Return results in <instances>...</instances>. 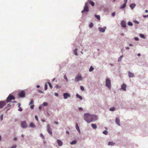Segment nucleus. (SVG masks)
<instances>
[{"label":"nucleus","instance_id":"f257e3e1","mask_svg":"<svg viewBox=\"0 0 148 148\" xmlns=\"http://www.w3.org/2000/svg\"><path fill=\"white\" fill-rule=\"evenodd\" d=\"M96 116L95 115L90 114L88 113H86L84 115V119L88 123H89L96 120Z\"/></svg>","mask_w":148,"mask_h":148},{"label":"nucleus","instance_id":"f03ea898","mask_svg":"<svg viewBox=\"0 0 148 148\" xmlns=\"http://www.w3.org/2000/svg\"><path fill=\"white\" fill-rule=\"evenodd\" d=\"M15 99V97L13 95L10 94L7 98L6 101L7 103H8L10 101L12 100H14Z\"/></svg>","mask_w":148,"mask_h":148},{"label":"nucleus","instance_id":"7ed1b4c3","mask_svg":"<svg viewBox=\"0 0 148 148\" xmlns=\"http://www.w3.org/2000/svg\"><path fill=\"white\" fill-rule=\"evenodd\" d=\"M88 3H85L84 7V10L82 11V13H84L85 12H87L89 11L88 7Z\"/></svg>","mask_w":148,"mask_h":148},{"label":"nucleus","instance_id":"20e7f679","mask_svg":"<svg viewBox=\"0 0 148 148\" xmlns=\"http://www.w3.org/2000/svg\"><path fill=\"white\" fill-rule=\"evenodd\" d=\"M106 86L109 89H110L111 84V81L109 79H106Z\"/></svg>","mask_w":148,"mask_h":148},{"label":"nucleus","instance_id":"39448f33","mask_svg":"<svg viewBox=\"0 0 148 148\" xmlns=\"http://www.w3.org/2000/svg\"><path fill=\"white\" fill-rule=\"evenodd\" d=\"M21 126L23 128H26L27 127L25 121H22L21 123Z\"/></svg>","mask_w":148,"mask_h":148},{"label":"nucleus","instance_id":"423d86ee","mask_svg":"<svg viewBox=\"0 0 148 148\" xmlns=\"http://www.w3.org/2000/svg\"><path fill=\"white\" fill-rule=\"evenodd\" d=\"M18 95L20 97H24L25 96V93L24 91H22L18 93Z\"/></svg>","mask_w":148,"mask_h":148},{"label":"nucleus","instance_id":"0eeeda50","mask_svg":"<svg viewBox=\"0 0 148 148\" xmlns=\"http://www.w3.org/2000/svg\"><path fill=\"white\" fill-rule=\"evenodd\" d=\"M82 79V76L80 75H77L76 76L75 79V81L76 82H78L79 81L81 80Z\"/></svg>","mask_w":148,"mask_h":148},{"label":"nucleus","instance_id":"6e6552de","mask_svg":"<svg viewBox=\"0 0 148 148\" xmlns=\"http://www.w3.org/2000/svg\"><path fill=\"white\" fill-rule=\"evenodd\" d=\"M6 102L5 101H0V108H2L5 105Z\"/></svg>","mask_w":148,"mask_h":148},{"label":"nucleus","instance_id":"1a4fd4ad","mask_svg":"<svg viewBox=\"0 0 148 148\" xmlns=\"http://www.w3.org/2000/svg\"><path fill=\"white\" fill-rule=\"evenodd\" d=\"M47 132H48V133L50 134V135H52V132L51 130H50V127L49 125V124H47Z\"/></svg>","mask_w":148,"mask_h":148},{"label":"nucleus","instance_id":"9d476101","mask_svg":"<svg viewBox=\"0 0 148 148\" xmlns=\"http://www.w3.org/2000/svg\"><path fill=\"white\" fill-rule=\"evenodd\" d=\"M64 98V99H67L68 97H70V95L67 93H65L63 94Z\"/></svg>","mask_w":148,"mask_h":148},{"label":"nucleus","instance_id":"9b49d317","mask_svg":"<svg viewBox=\"0 0 148 148\" xmlns=\"http://www.w3.org/2000/svg\"><path fill=\"white\" fill-rule=\"evenodd\" d=\"M121 25L123 27L125 28L126 27V23L124 21H122L121 22Z\"/></svg>","mask_w":148,"mask_h":148},{"label":"nucleus","instance_id":"f8f14e48","mask_svg":"<svg viewBox=\"0 0 148 148\" xmlns=\"http://www.w3.org/2000/svg\"><path fill=\"white\" fill-rule=\"evenodd\" d=\"M126 85L125 84H123L121 86V88L124 91H125L126 90Z\"/></svg>","mask_w":148,"mask_h":148},{"label":"nucleus","instance_id":"ddd939ff","mask_svg":"<svg viewBox=\"0 0 148 148\" xmlns=\"http://www.w3.org/2000/svg\"><path fill=\"white\" fill-rule=\"evenodd\" d=\"M106 29V28L104 27L101 28V27H99L98 28V29L99 31L102 32H103L105 31V30Z\"/></svg>","mask_w":148,"mask_h":148},{"label":"nucleus","instance_id":"4468645a","mask_svg":"<svg viewBox=\"0 0 148 148\" xmlns=\"http://www.w3.org/2000/svg\"><path fill=\"white\" fill-rule=\"evenodd\" d=\"M129 76L130 77H133L134 76V75L133 73H131L130 71L128 72Z\"/></svg>","mask_w":148,"mask_h":148},{"label":"nucleus","instance_id":"2eb2a0df","mask_svg":"<svg viewBox=\"0 0 148 148\" xmlns=\"http://www.w3.org/2000/svg\"><path fill=\"white\" fill-rule=\"evenodd\" d=\"M115 121L116 124L119 125H120V120L119 118H116V119Z\"/></svg>","mask_w":148,"mask_h":148},{"label":"nucleus","instance_id":"dca6fc26","mask_svg":"<svg viewBox=\"0 0 148 148\" xmlns=\"http://www.w3.org/2000/svg\"><path fill=\"white\" fill-rule=\"evenodd\" d=\"M136 5L134 3H132L130 5V7L132 10H133L135 7Z\"/></svg>","mask_w":148,"mask_h":148},{"label":"nucleus","instance_id":"f3484780","mask_svg":"<svg viewBox=\"0 0 148 148\" xmlns=\"http://www.w3.org/2000/svg\"><path fill=\"white\" fill-rule=\"evenodd\" d=\"M57 142L59 146H61L62 145V143L60 140H58Z\"/></svg>","mask_w":148,"mask_h":148},{"label":"nucleus","instance_id":"a211bd4d","mask_svg":"<svg viewBox=\"0 0 148 148\" xmlns=\"http://www.w3.org/2000/svg\"><path fill=\"white\" fill-rule=\"evenodd\" d=\"M76 129L78 130V132L79 133H80V131L79 129V127L78 126V124L77 123L76 124Z\"/></svg>","mask_w":148,"mask_h":148},{"label":"nucleus","instance_id":"6ab92c4d","mask_svg":"<svg viewBox=\"0 0 148 148\" xmlns=\"http://www.w3.org/2000/svg\"><path fill=\"white\" fill-rule=\"evenodd\" d=\"M91 126L93 129H96L97 128V126L95 124H92Z\"/></svg>","mask_w":148,"mask_h":148},{"label":"nucleus","instance_id":"aec40b11","mask_svg":"<svg viewBox=\"0 0 148 148\" xmlns=\"http://www.w3.org/2000/svg\"><path fill=\"white\" fill-rule=\"evenodd\" d=\"M29 126L30 127H35V125L33 123H30Z\"/></svg>","mask_w":148,"mask_h":148},{"label":"nucleus","instance_id":"412c9836","mask_svg":"<svg viewBox=\"0 0 148 148\" xmlns=\"http://www.w3.org/2000/svg\"><path fill=\"white\" fill-rule=\"evenodd\" d=\"M21 104L20 103H18V107L19 108L18 110L20 111H22V109L20 107Z\"/></svg>","mask_w":148,"mask_h":148},{"label":"nucleus","instance_id":"4be33fe9","mask_svg":"<svg viewBox=\"0 0 148 148\" xmlns=\"http://www.w3.org/2000/svg\"><path fill=\"white\" fill-rule=\"evenodd\" d=\"M77 143V141L76 140H75L74 141L71 142L70 143V144L71 145H73L74 144H75Z\"/></svg>","mask_w":148,"mask_h":148},{"label":"nucleus","instance_id":"5701e85b","mask_svg":"<svg viewBox=\"0 0 148 148\" xmlns=\"http://www.w3.org/2000/svg\"><path fill=\"white\" fill-rule=\"evenodd\" d=\"M76 96L77 97L79 98L80 100H82V97L81 96L79 95V94H76Z\"/></svg>","mask_w":148,"mask_h":148},{"label":"nucleus","instance_id":"b1692460","mask_svg":"<svg viewBox=\"0 0 148 148\" xmlns=\"http://www.w3.org/2000/svg\"><path fill=\"white\" fill-rule=\"evenodd\" d=\"M108 144V145L113 146L114 145V143L112 142H109Z\"/></svg>","mask_w":148,"mask_h":148},{"label":"nucleus","instance_id":"393cba45","mask_svg":"<svg viewBox=\"0 0 148 148\" xmlns=\"http://www.w3.org/2000/svg\"><path fill=\"white\" fill-rule=\"evenodd\" d=\"M77 51V49H76L74 51V53L76 56H77L78 55Z\"/></svg>","mask_w":148,"mask_h":148},{"label":"nucleus","instance_id":"a878e982","mask_svg":"<svg viewBox=\"0 0 148 148\" xmlns=\"http://www.w3.org/2000/svg\"><path fill=\"white\" fill-rule=\"evenodd\" d=\"M126 6V4H124L122 6H121L120 8L121 9H123L125 8Z\"/></svg>","mask_w":148,"mask_h":148},{"label":"nucleus","instance_id":"bb28decb","mask_svg":"<svg viewBox=\"0 0 148 148\" xmlns=\"http://www.w3.org/2000/svg\"><path fill=\"white\" fill-rule=\"evenodd\" d=\"M95 17L98 20H99L100 19V16L99 15H95Z\"/></svg>","mask_w":148,"mask_h":148},{"label":"nucleus","instance_id":"cd10ccee","mask_svg":"<svg viewBox=\"0 0 148 148\" xmlns=\"http://www.w3.org/2000/svg\"><path fill=\"white\" fill-rule=\"evenodd\" d=\"M94 68L92 66H91L89 69V71L91 72L93 70Z\"/></svg>","mask_w":148,"mask_h":148},{"label":"nucleus","instance_id":"c85d7f7f","mask_svg":"<svg viewBox=\"0 0 148 148\" xmlns=\"http://www.w3.org/2000/svg\"><path fill=\"white\" fill-rule=\"evenodd\" d=\"M128 25L129 26H132L133 25L132 23V22H129L128 23Z\"/></svg>","mask_w":148,"mask_h":148},{"label":"nucleus","instance_id":"c756f323","mask_svg":"<svg viewBox=\"0 0 148 148\" xmlns=\"http://www.w3.org/2000/svg\"><path fill=\"white\" fill-rule=\"evenodd\" d=\"M115 109V108L114 107H112L110 108V111H114Z\"/></svg>","mask_w":148,"mask_h":148},{"label":"nucleus","instance_id":"7c9ffc66","mask_svg":"<svg viewBox=\"0 0 148 148\" xmlns=\"http://www.w3.org/2000/svg\"><path fill=\"white\" fill-rule=\"evenodd\" d=\"M47 85L46 83L45 85V90H46L47 89Z\"/></svg>","mask_w":148,"mask_h":148},{"label":"nucleus","instance_id":"2f4dec72","mask_svg":"<svg viewBox=\"0 0 148 148\" xmlns=\"http://www.w3.org/2000/svg\"><path fill=\"white\" fill-rule=\"evenodd\" d=\"M140 36L142 38H145V36L143 34H140Z\"/></svg>","mask_w":148,"mask_h":148},{"label":"nucleus","instance_id":"473e14b6","mask_svg":"<svg viewBox=\"0 0 148 148\" xmlns=\"http://www.w3.org/2000/svg\"><path fill=\"white\" fill-rule=\"evenodd\" d=\"M123 57V56H121L119 57V59H118V61L119 62V61H121V60L122 58Z\"/></svg>","mask_w":148,"mask_h":148},{"label":"nucleus","instance_id":"72a5a7b5","mask_svg":"<svg viewBox=\"0 0 148 148\" xmlns=\"http://www.w3.org/2000/svg\"><path fill=\"white\" fill-rule=\"evenodd\" d=\"M108 133V132L106 130H105L103 132V133L105 135H107Z\"/></svg>","mask_w":148,"mask_h":148},{"label":"nucleus","instance_id":"f704fd0d","mask_svg":"<svg viewBox=\"0 0 148 148\" xmlns=\"http://www.w3.org/2000/svg\"><path fill=\"white\" fill-rule=\"evenodd\" d=\"M33 103H34V101L33 100H31L30 102L29 103V105H30L32 104H33Z\"/></svg>","mask_w":148,"mask_h":148},{"label":"nucleus","instance_id":"c9c22d12","mask_svg":"<svg viewBox=\"0 0 148 148\" xmlns=\"http://www.w3.org/2000/svg\"><path fill=\"white\" fill-rule=\"evenodd\" d=\"M47 83L48 84H49V86L50 87V88H52V85L49 82H47Z\"/></svg>","mask_w":148,"mask_h":148},{"label":"nucleus","instance_id":"e433bc0d","mask_svg":"<svg viewBox=\"0 0 148 148\" xmlns=\"http://www.w3.org/2000/svg\"><path fill=\"white\" fill-rule=\"evenodd\" d=\"M48 104L47 102H44L43 103V105L44 106H46Z\"/></svg>","mask_w":148,"mask_h":148},{"label":"nucleus","instance_id":"4c0bfd02","mask_svg":"<svg viewBox=\"0 0 148 148\" xmlns=\"http://www.w3.org/2000/svg\"><path fill=\"white\" fill-rule=\"evenodd\" d=\"M90 3L92 6H94V3L92 1H90L89 2Z\"/></svg>","mask_w":148,"mask_h":148},{"label":"nucleus","instance_id":"58836bf2","mask_svg":"<svg viewBox=\"0 0 148 148\" xmlns=\"http://www.w3.org/2000/svg\"><path fill=\"white\" fill-rule=\"evenodd\" d=\"M89 26L90 28L92 27L93 26V24L92 23H91Z\"/></svg>","mask_w":148,"mask_h":148},{"label":"nucleus","instance_id":"ea45409f","mask_svg":"<svg viewBox=\"0 0 148 148\" xmlns=\"http://www.w3.org/2000/svg\"><path fill=\"white\" fill-rule=\"evenodd\" d=\"M64 79L66 80V81L67 82H68V79L67 78V77H66V75H64Z\"/></svg>","mask_w":148,"mask_h":148},{"label":"nucleus","instance_id":"a19ab883","mask_svg":"<svg viewBox=\"0 0 148 148\" xmlns=\"http://www.w3.org/2000/svg\"><path fill=\"white\" fill-rule=\"evenodd\" d=\"M3 114H1V116H0V118H1V121H2L3 119Z\"/></svg>","mask_w":148,"mask_h":148},{"label":"nucleus","instance_id":"79ce46f5","mask_svg":"<svg viewBox=\"0 0 148 148\" xmlns=\"http://www.w3.org/2000/svg\"><path fill=\"white\" fill-rule=\"evenodd\" d=\"M80 89L82 90H84V87L82 86H81L80 87Z\"/></svg>","mask_w":148,"mask_h":148},{"label":"nucleus","instance_id":"37998d69","mask_svg":"<svg viewBox=\"0 0 148 148\" xmlns=\"http://www.w3.org/2000/svg\"><path fill=\"white\" fill-rule=\"evenodd\" d=\"M34 105H31L30 106V107L31 109H33L34 108Z\"/></svg>","mask_w":148,"mask_h":148},{"label":"nucleus","instance_id":"c03bdc74","mask_svg":"<svg viewBox=\"0 0 148 148\" xmlns=\"http://www.w3.org/2000/svg\"><path fill=\"white\" fill-rule=\"evenodd\" d=\"M134 39L136 41H138V40H139V38L138 37H135Z\"/></svg>","mask_w":148,"mask_h":148},{"label":"nucleus","instance_id":"a18cd8bd","mask_svg":"<svg viewBox=\"0 0 148 148\" xmlns=\"http://www.w3.org/2000/svg\"><path fill=\"white\" fill-rule=\"evenodd\" d=\"M115 15V12H113L112 14V15L113 16H114Z\"/></svg>","mask_w":148,"mask_h":148},{"label":"nucleus","instance_id":"49530a36","mask_svg":"<svg viewBox=\"0 0 148 148\" xmlns=\"http://www.w3.org/2000/svg\"><path fill=\"white\" fill-rule=\"evenodd\" d=\"M40 136H41V137H42V138H44V136L42 134H40Z\"/></svg>","mask_w":148,"mask_h":148},{"label":"nucleus","instance_id":"de8ad7c7","mask_svg":"<svg viewBox=\"0 0 148 148\" xmlns=\"http://www.w3.org/2000/svg\"><path fill=\"white\" fill-rule=\"evenodd\" d=\"M35 119L37 121H38V119L37 116L36 115L35 116Z\"/></svg>","mask_w":148,"mask_h":148},{"label":"nucleus","instance_id":"09e8293b","mask_svg":"<svg viewBox=\"0 0 148 148\" xmlns=\"http://www.w3.org/2000/svg\"><path fill=\"white\" fill-rule=\"evenodd\" d=\"M127 0H125L124 1V4H126V3L127 2Z\"/></svg>","mask_w":148,"mask_h":148},{"label":"nucleus","instance_id":"8fccbe9b","mask_svg":"<svg viewBox=\"0 0 148 148\" xmlns=\"http://www.w3.org/2000/svg\"><path fill=\"white\" fill-rule=\"evenodd\" d=\"M55 95L56 96H58V94L57 93H55Z\"/></svg>","mask_w":148,"mask_h":148},{"label":"nucleus","instance_id":"3c124183","mask_svg":"<svg viewBox=\"0 0 148 148\" xmlns=\"http://www.w3.org/2000/svg\"><path fill=\"white\" fill-rule=\"evenodd\" d=\"M79 110L81 111V110H82L83 109H82V108L80 107L79 108Z\"/></svg>","mask_w":148,"mask_h":148},{"label":"nucleus","instance_id":"603ef678","mask_svg":"<svg viewBox=\"0 0 148 148\" xmlns=\"http://www.w3.org/2000/svg\"><path fill=\"white\" fill-rule=\"evenodd\" d=\"M38 91L40 93H42L43 92L42 91H41V90H38Z\"/></svg>","mask_w":148,"mask_h":148},{"label":"nucleus","instance_id":"864d4df0","mask_svg":"<svg viewBox=\"0 0 148 148\" xmlns=\"http://www.w3.org/2000/svg\"><path fill=\"white\" fill-rule=\"evenodd\" d=\"M143 17L144 18H146V17H148V14L147 15H144V16H143Z\"/></svg>","mask_w":148,"mask_h":148},{"label":"nucleus","instance_id":"5fc2aeb1","mask_svg":"<svg viewBox=\"0 0 148 148\" xmlns=\"http://www.w3.org/2000/svg\"><path fill=\"white\" fill-rule=\"evenodd\" d=\"M54 123H56V124H58V122H56V121H55L54 122Z\"/></svg>","mask_w":148,"mask_h":148},{"label":"nucleus","instance_id":"6e6d98bb","mask_svg":"<svg viewBox=\"0 0 148 148\" xmlns=\"http://www.w3.org/2000/svg\"><path fill=\"white\" fill-rule=\"evenodd\" d=\"M137 56H140V53H138L137 54Z\"/></svg>","mask_w":148,"mask_h":148},{"label":"nucleus","instance_id":"4d7b16f0","mask_svg":"<svg viewBox=\"0 0 148 148\" xmlns=\"http://www.w3.org/2000/svg\"><path fill=\"white\" fill-rule=\"evenodd\" d=\"M126 49H127V50H128V49H130L129 47H126Z\"/></svg>","mask_w":148,"mask_h":148},{"label":"nucleus","instance_id":"13d9d810","mask_svg":"<svg viewBox=\"0 0 148 148\" xmlns=\"http://www.w3.org/2000/svg\"><path fill=\"white\" fill-rule=\"evenodd\" d=\"M66 133L67 134H69V132L68 131H66Z\"/></svg>","mask_w":148,"mask_h":148},{"label":"nucleus","instance_id":"bf43d9fd","mask_svg":"<svg viewBox=\"0 0 148 148\" xmlns=\"http://www.w3.org/2000/svg\"><path fill=\"white\" fill-rule=\"evenodd\" d=\"M17 140V138H14V140Z\"/></svg>","mask_w":148,"mask_h":148},{"label":"nucleus","instance_id":"052dcab7","mask_svg":"<svg viewBox=\"0 0 148 148\" xmlns=\"http://www.w3.org/2000/svg\"><path fill=\"white\" fill-rule=\"evenodd\" d=\"M41 121L42 122H44L45 121V120H43V119Z\"/></svg>","mask_w":148,"mask_h":148},{"label":"nucleus","instance_id":"680f3d73","mask_svg":"<svg viewBox=\"0 0 148 148\" xmlns=\"http://www.w3.org/2000/svg\"><path fill=\"white\" fill-rule=\"evenodd\" d=\"M8 107H10V106H11V105L10 104H8Z\"/></svg>","mask_w":148,"mask_h":148},{"label":"nucleus","instance_id":"e2e57ef3","mask_svg":"<svg viewBox=\"0 0 148 148\" xmlns=\"http://www.w3.org/2000/svg\"><path fill=\"white\" fill-rule=\"evenodd\" d=\"M145 12H146V13H147L148 12V11L147 10H145Z\"/></svg>","mask_w":148,"mask_h":148},{"label":"nucleus","instance_id":"0e129e2a","mask_svg":"<svg viewBox=\"0 0 148 148\" xmlns=\"http://www.w3.org/2000/svg\"><path fill=\"white\" fill-rule=\"evenodd\" d=\"M40 87V86L39 85H37L36 86V87L37 88H39Z\"/></svg>","mask_w":148,"mask_h":148},{"label":"nucleus","instance_id":"69168bd1","mask_svg":"<svg viewBox=\"0 0 148 148\" xmlns=\"http://www.w3.org/2000/svg\"><path fill=\"white\" fill-rule=\"evenodd\" d=\"M133 45H132V44H130L129 45V46H132Z\"/></svg>","mask_w":148,"mask_h":148},{"label":"nucleus","instance_id":"338daca9","mask_svg":"<svg viewBox=\"0 0 148 148\" xmlns=\"http://www.w3.org/2000/svg\"><path fill=\"white\" fill-rule=\"evenodd\" d=\"M21 136L22 137H24V135L23 134L21 135Z\"/></svg>","mask_w":148,"mask_h":148},{"label":"nucleus","instance_id":"774afa93","mask_svg":"<svg viewBox=\"0 0 148 148\" xmlns=\"http://www.w3.org/2000/svg\"><path fill=\"white\" fill-rule=\"evenodd\" d=\"M121 35L123 36L124 35V34H121Z\"/></svg>","mask_w":148,"mask_h":148}]
</instances>
